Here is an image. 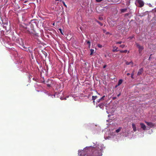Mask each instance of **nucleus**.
Listing matches in <instances>:
<instances>
[{"mask_svg":"<svg viewBox=\"0 0 156 156\" xmlns=\"http://www.w3.org/2000/svg\"><path fill=\"white\" fill-rule=\"evenodd\" d=\"M88 150L90 153L87 156H102V150L100 149L90 147H88Z\"/></svg>","mask_w":156,"mask_h":156,"instance_id":"f257e3e1","label":"nucleus"},{"mask_svg":"<svg viewBox=\"0 0 156 156\" xmlns=\"http://www.w3.org/2000/svg\"><path fill=\"white\" fill-rule=\"evenodd\" d=\"M38 23V22L37 20L33 19L31 20L29 24L25 27L27 31L30 32V30H33L34 27L37 26Z\"/></svg>","mask_w":156,"mask_h":156,"instance_id":"f03ea898","label":"nucleus"},{"mask_svg":"<svg viewBox=\"0 0 156 156\" xmlns=\"http://www.w3.org/2000/svg\"><path fill=\"white\" fill-rule=\"evenodd\" d=\"M89 152L88 147H86L83 150L79 151L78 155L79 156H87L89 154Z\"/></svg>","mask_w":156,"mask_h":156,"instance_id":"7ed1b4c3","label":"nucleus"},{"mask_svg":"<svg viewBox=\"0 0 156 156\" xmlns=\"http://www.w3.org/2000/svg\"><path fill=\"white\" fill-rule=\"evenodd\" d=\"M21 44L22 47L23 48V49L24 50L27 51L29 52L30 53L31 55V56H33V53H32V50H30V48L28 47H25V46L24 45V44H23V42H22V41L21 42Z\"/></svg>","mask_w":156,"mask_h":156,"instance_id":"20e7f679","label":"nucleus"},{"mask_svg":"<svg viewBox=\"0 0 156 156\" xmlns=\"http://www.w3.org/2000/svg\"><path fill=\"white\" fill-rule=\"evenodd\" d=\"M137 47L139 49V53H141L142 50L144 49V48L142 46L140 45L139 44H136Z\"/></svg>","mask_w":156,"mask_h":156,"instance_id":"39448f33","label":"nucleus"},{"mask_svg":"<svg viewBox=\"0 0 156 156\" xmlns=\"http://www.w3.org/2000/svg\"><path fill=\"white\" fill-rule=\"evenodd\" d=\"M145 123L147 125L149 126L151 128L153 127L154 125V124L151 122H145Z\"/></svg>","mask_w":156,"mask_h":156,"instance_id":"423d86ee","label":"nucleus"},{"mask_svg":"<svg viewBox=\"0 0 156 156\" xmlns=\"http://www.w3.org/2000/svg\"><path fill=\"white\" fill-rule=\"evenodd\" d=\"M137 2L139 5V7H143L144 4V2L141 0H138Z\"/></svg>","mask_w":156,"mask_h":156,"instance_id":"0eeeda50","label":"nucleus"},{"mask_svg":"<svg viewBox=\"0 0 156 156\" xmlns=\"http://www.w3.org/2000/svg\"><path fill=\"white\" fill-rule=\"evenodd\" d=\"M143 71V68H141L140 69H139L138 72L137 73V75L140 76V75H141Z\"/></svg>","mask_w":156,"mask_h":156,"instance_id":"6e6552de","label":"nucleus"},{"mask_svg":"<svg viewBox=\"0 0 156 156\" xmlns=\"http://www.w3.org/2000/svg\"><path fill=\"white\" fill-rule=\"evenodd\" d=\"M140 124L141 126V127L143 129V130H145L146 129V126L144 123H140Z\"/></svg>","mask_w":156,"mask_h":156,"instance_id":"1a4fd4ad","label":"nucleus"},{"mask_svg":"<svg viewBox=\"0 0 156 156\" xmlns=\"http://www.w3.org/2000/svg\"><path fill=\"white\" fill-rule=\"evenodd\" d=\"M98 97V96H92V100L93 101V102L94 104L95 103V100Z\"/></svg>","mask_w":156,"mask_h":156,"instance_id":"9d476101","label":"nucleus"},{"mask_svg":"<svg viewBox=\"0 0 156 156\" xmlns=\"http://www.w3.org/2000/svg\"><path fill=\"white\" fill-rule=\"evenodd\" d=\"M119 50L118 49V48L116 47L113 48V49L112 50L113 52L118 51H119Z\"/></svg>","mask_w":156,"mask_h":156,"instance_id":"9b49d317","label":"nucleus"},{"mask_svg":"<svg viewBox=\"0 0 156 156\" xmlns=\"http://www.w3.org/2000/svg\"><path fill=\"white\" fill-rule=\"evenodd\" d=\"M127 10V8H126L125 9H121L120 11L121 12H126Z\"/></svg>","mask_w":156,"mask_h":156,"instance_id":"f8f14e48","label":"nucleus"},{"mask_svg":"<svg viewBox=\"0 0 156 156\" xmlns=\"http://www.w3.org/2000/svg\"><path fill=\"white\" fill-rule=\"evenodd\" d=\"M132 128L133 131L135 132L136 131V126L135 124L133 123L132 124Z\"/></svg>","mask_w":156,"mask_h":156,"instance_id":"ddd939ff","label":"nucleus"},{"mask_svg":"<svg viewBox=\"0 0 156 156\" xmlns=\"http://www.w3.org/2000/svg\"><path fill=\"white\" fill-rule=\"evenodd\" d=\"M123 80L122 79H120L119 80L118 86L120 85L122 83Z\"/></svg>","mask_w":156,"mask_h":156,"instance_id":"4468645a","label":"nucleus"},{"mask_svg":"<svg viewBox=\"0 0 156 156\" xmlns=\"http://www.w3.org/2000/svg\"><path fill=\"white\" fill-rule=\"evenodd\" d=\"M126 65H129L130 64H132L133 65V63L132 61H131L130 62H126Z\"/></svg>","mask_w":156,"mask_h":156,"instance_id":"2eb2a0df","label":"nucleus"},{"mask_svg":"<svg viewBox=\"0 0 156 156\" xmlns=\"http://www.w3.org/2000/svg\"><path fill=\"white\" fill-rule=\"evenodd\" d=\"M98 106L100 107L101 108H102L104 107V104H100Z\"/></svg>","mask_w":156,"mask_h":156,"instance_id":"dca6fc26","label":"nucleus"},{"mask_svg":"<svg viewBox=\"0 0 156 156\" xmlns=\"http://www.w3.org/2000/svg\"><path fill=\"white\" fill-rule=\"evenodd\" d=\"M121 53H126L127 52V50H119V51Z\"/></svg>","mask_w":156,"mask_h":156,"instance_id":"f3484780","label":"nucleus"},{"mask_svg":"<svg viewBox=\"0 0 156 156\" xmlns=\"http://www.w3.org/2000/svg\"><path fill=\"white\" fill-rule=\"evenodd\" d=\"M90 55H91L94 53V50L93 49H91L90 50Z\"/></svg>","mask_w":156,"mask_h":156,"instance_id":"a211bd4d","label":"nucleus"},{"mask_svg":"<svg viewBox=\"0 0 156 156\" xmlns=\"http://www.w3.org/2000/svg\"><path fill=\"white\" fill-rule=\"evenodd\" d=\"M96 21L97 23H99L101 26H102L103 25V24L102 23H101L99 21H98V20H96Z\"/></svg>","mask_w":156,"mask_h":156,"instance_id":"6ab92c4d","label":"nucleus"},{"mask_svg":"<svg viewBox=\"0 0 156 156\" xmlns=\"http://www.w3.org/2000/svg\"><path fill=\"white\" fill-rule=\"evenodd\" d=\"M7 43L6 44H5V46L7 48H9V47H8V45H9V41H8V42H7Z\"/></svg>","mask_w":156,"mask_h":156,"instance_id":"aec40b11","label":"nucleus"},{"mask_svg":"<svg viewBox=\"0 0 156 156\" xmlns=\"http://www.w3.org/2000/svg\"><path fill=\"white\" fill-rule=\"evenodd\" d=\"M121 128H119L118 129L116 130V132L117 133H118L121 130Z\"/></svg>","mask_w":156,"mask_h":156,"instance_id":"412c9836","label":"nucleus"},{"mask_svg":"<svg viewBox=\"0 0 156 156\" xmlns=\"http://www.w3.org/2000/svg\"><path fill=\"white\" fill-rule=\"evenodd\" d=\"M114 24H115V23H114V24H112V23L111 22H110L109 23V25H110V26H111L112 27L114 26Z\"/></svg>","mask_w":156,"mask_h":156,"instance_id":"4be33fe9","label":"nucleus"},{"mask_svg":"<svg viewBox=\"0 0 156 156\" xmlns=\"http://www.w3.org/2000/svg\"><path fill=\"white\" fill-rule=\"evenodd\" d=\"M86 42H87V43L89 44V47L90 48V42L89 41H86Z\"/></svg>","mask_w":156,"mask_h":156,"instance_id":"5701e85b","label":"nucleus"},{"mask_svg":"<svg viewBox=\"0 0 156 156\" xmlns=\"http://www.w3.org/2000/svg\"><path fill=\"white\" fill-rule=\"evenodd\" d=\"M2 1L4 4H6L8 2V0H2Z\"/></svg>","mask_w":156,"mask_h":156,"instance_id":"b1692460","label":"nucleus"},{"mask_svg":"<svg viewBox=\"0 0 156 156\" xmlns=\"http://www.w3.org/2000/svg\"><path fill=\"white\" fill-rule=\"evenodd\" d=\"M133 76H134V72H133L131 74V77L132 78V79H133L134 78V77H133Z\"/></svg>","mask_w":156,"mask_h":156,"instance_id":"393cba45","label":"nucleus"},{"mask_svg":"<svg viewBox=\"0 0 156 156\" xmlns=\"http://www.w3.org/2000/svg\"><path fill=\"white\" fill-rule=\"evenodd\" d=\"M125 46V45H124V44L121 45L119 46V47L122 48H124Z\"/></svg>","mask_w":156,"mask_h":156,"instance_id":"a878e982","label":"nucleus"},{"mask_svg":"<svg viewBox=\"0 0 156 156\" xmlns=\"http://www.w3.org/2000/svg\"><path fill=\"white\" fill-rule=\"evenodd\" d=\"M97 46H98V47L99 48H101L102 47V45L100 44H98L97 45Z\"/></svg>","mask_w":156,"mask_h":156,"instance_id":"bb28decb","label":"nucleus"},{"mask_svg":"<svg viewBox=\"0 0 156 156\" xmlns=\"http://www.w3.org/2000/svg\"><path fill=\"white\" fill-rule=\"evenodd\" d=\"M62 3L64 5V6L66 7V8H67V5H66L65 4V2H62Z\"/></svg>","mask_w":156,"mask_h":156,"instance_id":"cd10ccee","label":"nucleus"},{"mask_svg":"<svg viewBox=\"0 0 156 156\" xmlns=\"http://www.w3.org/2000/svg\"><path fill=\"white\" fill-rule=\"evenodd\" d=\"M48 95H49V96H50L52 98H53V96L54 97H55V95H50L49 94Z\"/></svg>","mask_w":156,"mask_h":156,"instance_id":"c85d7f7f","label":"nucleus"},{"mask_svg":"<svg viewBox=\"0 0 156 156\" xmlns=\"http://www.w3.org/2000/svg\"><path fill=\"white\" fill-rule=\"evenodd\" d=\"M134 36H132L129 37L128 38L129 39H132L133 38H134Z\"/></svg>","mask_w":156,"mask_h":156,"instance_id":"c756f323","label":"nucleus"},{"mask_svg":"<svg viewBox=\"0 0 156 156\" xmlns=\"http://www.w3.org/2000/svg\"><path fill=\"white\" fill-rule=\"evenodd\" d=\"M122 43V41H119V42H117L116 43V44H120Z\"/></svg>","mask_w":156,"mask_h":156,"instance_id":"7c9ffc66","label":"nucleus"},{"mask_svg":"<svg viewBox=\"0 0 156 156\" xmlns=\"http://www.w3.org/2000/svg\"><path fill=\"white\" fill-rule=\"evenodd\" d=\"M99 19L101 20H103V18L102 17H99Z\"/></svg>","mask_w":156,"mask_h":156,"instance_id":"2f4dec72","label":"nucleus"},{"mask_svg":"<svg viewBox=\"0 0 156 156\" xmlns=\"http://www.w3.org/2000/svg\"><path fill=\"white\" fill-rule=\"evenodd\" d=\"M105 97V95H104V96H103L102 98H100V100H104V98Z\"/></svg>","mask_w":156,"mask_h":156,"instance_id":"473e14b6","label":"nucleus"},{"mask_svg":"<svg viewBox=\"0 0 156 156\" xmlns=\"http://www.w3.org/2000/svg\"><path fill=\"white\" fill-rule=\"evenodd\" d=\"M102 0H96V2H101Z\"/></svg>","mask_w":156,"mask_h":156,"instance_id":"72a5a7b5","label":"nucleus"},{"mask_svg":"<svg viewBox=\"0 0 156 156\" xmlns=\"http://www.w3.org/2000/svg\"><path fill=\"white\" fill-rule=\"evenodd\" d=\"M129 13H126L125 14V16H129Z\"/></svg>","mask_w":156,"mask_h":156,"instance_id":"f704fd0d","label":"nucleus"},{"mask_svg":"<svg viewBox=\"0 0 156 156\" xmlns=\"http://www.w3.org/2000/svg\"><path fill=\"white\" fill-rule=\"evenodd\" d=\"M47 86L48 87H51V84H47Z\"/></svg>","mask_w":156,"mask_h":156,"instance_id":"c9c22d12","label":"nucleus"},{"mask_svg":"<svg viewBox=\"0 0 156 156\" xmlns=\"http://www.w3.org/2000/svg\"><path fill=\"white\" fill-rule=\"evenodd\" d=\"M116 98V97H113L112 99L113 100H115Z\"/></svg>","mask_w":156,"mask_h":156,"instance_id":"e433bc0d","label":"nucleus"},{"mask_svg":"<svg viewBox=\"0 0 156 156\" xmlns=\"http://www.w3.org/2000/svg\"><path fill=\"white\" fill-rule=\"evenodd\" d=\"M59 30H60V33H61V34H63L62 33V30L61 29H59Z\"/></svg>","mask_w":156,"mask_h":156,"instance_id":"4c0bfd02","label":"nucleus"},{"mask_svg":"<svg viewBox=\"0 0 156 156\" xmlns=\"http://www.w3.org/2000/svg\"><path fill=\"white\" fill-rule=\"evenodd\" d=\"M101 101V100H100V99L98 100L97 102L98 103H99Z\"/></svg>","mask_w":156,"mask_h":156,"instance_id":"58836bf2","label":"nucleus"},{"mask_svg":"<svg viewBox=\"0 0 156 156\" xmlns=\"http://www.w3.org/2000/svg\"><path fill=\"white\" fill-rule=\"evenodd\" d=\"M121 95V93H120L118 94L117 95V97H119V96H120Z\"/></svg>","mask_w":156,"mask_h":156,"instance_id":"ea45409f","label":"nucleus"},{"mask_svg":"<svg viewBox=\"0 0 156 156\" xmlns=\"http://www.w3.org/2000/svg\"><path fill=\"white\" fill-rule=\"evenodd\" d=\"M122 29V28H121V27H118V29H119V30H120V29Z\"/></svg>","mask_w":156,"mask_h":156,"instance_id":"a19ab883","label":"nucleus"},{"mask_svg":"<svg viewBox=\"0 0 156 156\" xmlns=\"http://www.w3.org/2000/svg\"><path fill=\"white\" fill-rule=\"evenodd\" d=\"M106 66H107V65H104V66H103V68H105L106 67Z\"/></svg>","mask_w":156,"mask_h":156,"instance_id":"79ce46f5","label":"nucleus"},{"mask_svg":"<svg viewBox=\"0 0 156 156\" xmlns=\"http://www.w3.org/2000/svg\"><path fill=\"white\" fill-rule=\"evenodd\" d=\"M59 1L61 2H62H62H64L62 0H59Z\"/></svg>","mask_w":156,"mask_h":156,"instance_id":"37998d69","label":"nucleus"},{"mask_svg":"<svg viewBox=\"0 0 156 156\" xmlns=\"http://www.w3.org/2000/svg\"><path fill=\"white\" fill-rule=\"evenodd\" d=\"M109 34V33L108 32H106V34Z\"/></svg>","mask_w":156,"mask_h":156,"instance_id":"c03bdc74","label":"nucleus"},{"mask_svg":"<svg viewBox=\"0 0 156 156\" xmlns=\"http://www.w3.org/2000/svg\"><path fill=\"white\" fill-rule=\"evenodd\" d=\"M130 73H127V76H129V75H130Z\"/></svg>","mask_w":156,"mask_h":156,"instance_id":"a18cd8bd","label":"nucleus"},{"mask_svg":"<svg viewBox=\"0 0 156 156\" xmlns=\"http://www.w3.org/2000/svg\"><path fill=\"white\" fill-rule=\"evenodd\" d=\"M96 93L98 94V95H100V94H98V92H96Z\"/></svg>","mask_w":156,"mask_h":156,"instance_id":"49530a36","label":"nucleus"},{"mask_svg":"<svg viewBox=\"0 0 156 156\" xmlns=\"http://www.w3.org/2000/svg\"><path fill=\"white\" fill-rule=\"evenodd\" d=\"M12 48H10V52H11V51H12Z\"/></svg>","mask_w":156,"mask_h":156,"instance_id":"de8ad7c7","label":"nucleus"},{"mask_svg":"<svg viewBox=\"0 0 156 156\" xmlns=\"http://www.w3.org/2000/svg\"><path fill=\"white\" fill-rule=\"evenodd\" d=\"M118 86H118V85H116V86H115V87H118Z\"/></svg>","mask_w":156,"mask_h":156,"instance_id":"09e8293b","label":"nucleus"},{"mask_svg":"<svg viewBox=\"0 0 156 156\" xmlns=\"http://www.w3.org/2000/svg\"><path fill=\"white\" fill-rule=\"evenodd\" d=\"M56 1H59V0H55Z\"/></svg>","mask_w":156,"mask_h":156,"instance_id":"8fccbe9b","label":"nucleus"},{"mask_svg":"<svg viewBox=\"0 0 156 156\" xmlns=\"http://www.w3.org/2000/svg\"><path fill=\"white\" fill-rule=\"evenodd\" d=\"M103 31H104V32H105V30H103Z\"/></svg>","mask_w":156,"mask_h":156,"instance_id":"3c124183","label":"nucleus"},{"mask_svg":"<svg viewBox=\"0 0 156 156\" xmlns=\"http://www.w3.org/2000/svg\"><path fill=\"white\" fill-rule=\"evenodd\" d=\"M151 59L150 57L149 58V59Z\"/></svg>","mask_w":156,"mask_h":156,"instance_id":"603ef678","label":"nucleus"},{"mask_svg":"<svg viewBox=\"0 0 156 156\" xmlns=\"http://www.w3.org/2000/svg\"><path fill=\"white\" fill-rule=\"evenodd\" d=\"M151 59L150 57L149 58V59Z\"/></svg>","mask_w":156,"mask_h":156,"instance_id":"864d4df0","label":"nucleus"},{"mask_svg":"<svg viewBox=\"0 0 156 156\" xmlns=\"http://www.w3.org/2000/svg\"><path fill=\"white\" fill-rule=\"evenodd\" d=\"M65 100H66V99L65 98V99H64Z\"/></svg>","mask_w":156,"mask_h":156,"instance_id":"5fc2aeb1","label":"nucleus"},{"mask_svg":"<svg viewBox=\"0 0 156 156\" xmlns=\"http://www.w3.org/2000/svg\"><path fill=\"white\" fill-rule=\"evenodd\" d=\"M33 80H34V78H33Z\"/></svg>","mask_w":156,"mask_h":156,"instance_id":"6e6d98bb","label":"nucleus"},{"mask_svg":"<svg viewBox=\"0 0 156 156\" xmlns=\"http://www.w3.org/2000/svg\"><path fill=\"white\" fill-rule=\"evenodd\" d=\"M155 11L156 12V10H155Z\"/></svg>","mask_w":156,"mask_h":156,"instance_id":"4d7b16f0","label":"nucleus"}]
</instances>
